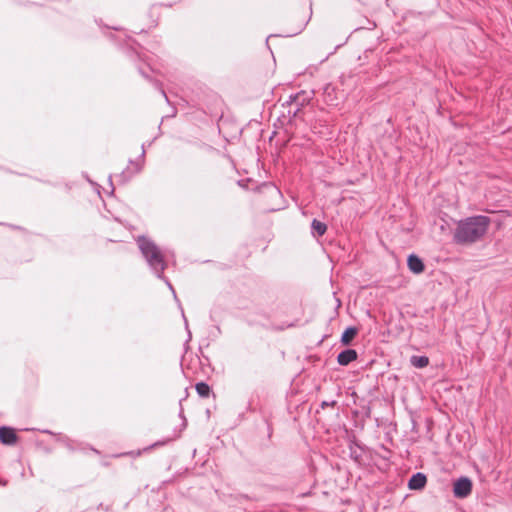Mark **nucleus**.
Instances as JSON below:
<instances>
[{
    "instance_id": "1",
    "label": "nucleus",
    "mask_w": 512,
    "mask_h": 512,
    "mask_svg": "<svg viewBox=\"0 0 512 512\" xmlns=\"http://www.w3.org/2000/svg\"><path fill=\"white\" fill-rule=\"evenodd\" d=\"M490 219L484 215H477L461 220L454 233V241L458 244H472L486 234Z\"/></svg>"
},
{
    "instance_id": "2",
    "label": "nucleus",
    "mask_w": 512,
    "mask_h": 512,
    "mask_svg": "<svg viewBox=\"0 0 512 512\" xmlns=\"http://www.w3.org/2000/svg\"><path fill=\"white\" fill-rule=\"evenodd\" d=\"M137 244L150 269L159 279H162L167 284L169 289L173 292L174 297L176 298V293L173 286L163 275V271L165 270L167 264L159 247L153 241L144 236H141L137 239Z\"/></svg>"
},
{
    "instance_id": "3",
    "label": "nucleus",
    "mask_w": 512,
    "mask_h": 512,
    "mask_svg": "<svg viewBox=\"0 0 512 512\" xmlns=\"http://www.w3.org/2000/svg\"><path fill=\"white\" fill-rule=\"evenodd\" d=\"M472 491V481L467 477H461L455 481L453 486L454 496L457 498H466Z\"/></svg>"
},
{
    "instance_id": "4",
    "label": "nucleus",
    "mask_w": 512,
    "mask_h": 512,
    "mask_svg": "<svg viewBox=\"0 0 512 512\" xmlns=\"http://www.w3.org/2000/svg\"><path fill=\"white\" fill-rule=\"evenodd\" d=\"M358 357V353L354 349H345L341 351L337 356V362L341 366H347L351 362L355 361Z\"/></svg>"
},
{
    "instance_id": "5",
    "label": "nucleus",
    "mask_w": 512,
    "mask_h": 512,
    "mask_svg": "<svg viewBox=\"0 0 512 512\" xmlns=\"http://www.w3.org/2000/svg\"><path fill=\"white\" fill-rule=\"evenodd\" d=\"M407 265L409 270L414 274H420L425 270L423 261L415 254L408 256Z\"/></svg>"
},
{
    "instance_id": "6",
    "label": "nucleus",
    "mask_w": 512,
    "mask_h": 512,
    "mask_svg": "<svg viewBox=\"0 0 512 512\" xmlns=\"http://www.w3.org/2000/svg\"><path fill=\"white\" fill-rule=\"evenodd\" d=\"M0 441L6 445H13L17 441V435L14 429L10 427H0Z\"/></svg>"
},
{
    "instance_id": "7",
    "label": "nucleus",
    "mask_w": 512,
    "mask_h": 512,
    "mask_svg": "<svg viewBox=\"0 0 512 512\" xmlns=\"http://www.w3.org/2000/svg\"><path fill=\"white\" fill-rule=\"evenodd\" d=\"M427 478L423 473H416L409 479L408 487L411 490H421L425 487Z\"/></svg>"
},
{
    "instance_id": "8",
    "label": "nucleus",
    "mask_w": 512,
    "mask_h": 512,
    "mask_svg": "<svg viewBox=\"0 0 512 512\" xmlns=\"http://www.w3.org/2000/svg\"><path fill=\"white\" fill-rule=\"evenodd\" d=\"M358 329L356 327H348L341 336V343L343 345H349L356 337Z\"/></svg>"
},
{
    "instance_id": "9",
    "label": "nucleus",
    "mask_w": 512,
    "mask_h": 512,
    "mask_svg": "<svg viewBox=\"0 0 512 512\" xmlns=\"http://www.w3.org/2000/svg\"><path fill=\"white\" fill-rule=\"evenodd\" d=\"M311 229L313 236L320 237L325 234L327 226L325 223L314 219L311 224Z\"/></svg>"
},
{
    "instance_id": "10",
    "label": "nucleus",
    "mask_w": 512,
    "mask_h": 512,
    "mask_svg": "<svg viewBox=\"0 0 512 512\" xmlns=\"http://www.w3.org/2000/svg\"><path fill=\"white\" fill-rule=\"evenodd\" d=\"M410 362L416 368H424L429 364V358L426 356L413 355Z\"/></svg>"
},
{
    "instance_id": "11",
    "label": "nucleus",
    "mask_w": 512,
    "mask_h": 512,
    "mask_svg": "<svg viewBox=\"0 0 512 512\" xmlns=\"http://www.w3.org/2000/svg\"><path fill=\"white\" fill-rule=\"evenodd\" d=\"M196 391L201 397H208L210 393V387L204 382L196 384Z\"/></svg>"
},
{
    "instance_id": "12",
    "label": "nucleus",
    "mask_w": 512,
    "mask_h": 512,
    "mask_svg": "<svg viewBox=\"0 0 512 512\" xmlns=\"http://www.w3.org/2000/svg\"><path fill=\"white\" fill-rule=\"evenodd\" d=\"M293 101L296 103V104H303L304 101H305V98L303 95L301 94H297L293 97Z\"/></svg>"
},
{
    "instance_id": "13",
    "label": "nucleus",
    "mask_w": 512,
    "mask_h": 512,
    "mask_svg": "<svg viewBox=\"0 0 512 512\" xmlns=\"http://www.w3.org/2000/svg\"><path fill=\"white\" fill-rule=\"evenodd\" d=\"M335 404H336L335 401H332V402L323 401L322 404H321V407L325 408V407H328V406H334Z\"/></svg>"
},
{
    "instance_id": "14",
    "label": "nucleus",
    "mask_w": 512,
    "mask_h": 512,
    "mask_svg": "<svg viewBox=\"0 0 512 512\" xmlns=\"http://www.w3.org/2000/svg\"><path fill=\"white\" fill-rule=\"evenodd\" d=\"M160 91H161L162 95L164 96V98L166 99V101H168V97H167L165 91L162 88H160Z\"/></svg>"
},
{
    "instance_id": "15",
    "label": "nucleus",
    "mask_w": 512,
    "mask_h": 512,
    "mask_svg": "<svg viewBox=\"0 0 512 512\" xmlns=\"http://www.w3.org/2000/svg\"><path fill=\"white\" fill-rule=\"evenodd\" d=\"M144 155H145V149H144V146H142V153H141V157L144 158Z\"/></svg>"
},
{
    "instance_id": "16",
    "label": "nucleus",
    "mask_w": 512,
    "mask_h": 512,
    "mask_svg": "<svg viewBox=\"0 0 512 512\" xmlns=\"http://www.w3.org/2000/svg\"><path fill=\"white\" fill-rule=\"evenodd\" d=\"M141 170V166H139L138 164H136V172H139Z\"/></svg>"
},
{
    "instance_id": "17",
    "label": "nucleus",
    "mask_w": 512,
    "mask_h": 512,
    "mask_svg": "<svg viewBox=\"0 0 512 512\" xmlns=\"http://www.w3.org/2000/svg\"><path fill=\"white\" fill-rule=\"evenodd\" d=\"M330 89H331V87H330V86H327V87L325 88V92H328Z\"/></svg>"
},
{
    "instance_id": "18",
    "label": "nucleus",
    "mask_w": 512,
    "mask_h": 512,
    "mask_svg": "<svg viewBox=\"0 0 512 512\" xmlns=\"http://www.w3.org/2000/svg\"><path fill=\"white\" fill-rule=\"evenodd\" d=\"M44 432H45V433H48V434H51V433H52V432H51V431H49V430H45Z\"/></svg>"
},
{
    "instance_id": "19",
    "label": "nucleus",
    "mask_w": 512,
    "mask_h": 512,
    "mask_svg": "<svg viewBox=\"0 0 512 512\" xmlns=\"http://www.w3.org/2000/svg\"><path fill=\"white\" fill-rule=\"evenodd\" d=\"M108 180L111 181V176L108 177ZM110 185L112 186V182H110Z\"/></svg>"
},
{
    "instance_id": "20",
    "label": "nucleus",
    "mask_w": 512,
    "mask_h": 512,
    "mask_svg": "<svg viewBox=\"0 0 512 512\" xmlns=\"http://www.w3.org/2000/svg\"><path fill=\"white\" fill-rule=\"evenodd\" d=\"M183 317H185V316L183 315ZM184 320H185V324L187 325V323H188V320H186V318H184Z\"/></svg>"
}]
</instances>
